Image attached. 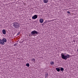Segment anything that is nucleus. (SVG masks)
Instances as JSON below:
<instances>
[{
    "mask_svg": "<svg viewBox=\"0 0 78 78\" xmlns=\"http://www.w3.org/2000/svg\"><path fill=\"white\" fill-rule=\"evenodd\" d=\"M39 21H40V23H43V22H44V19L41 18L39 20Z\"/></svg>",
    "mask_w": 78,
    "mask_h": 78,
    "instance_id": "nucleus-7",
    "label": "nucleus"
},
{
    "mask_svg": "<svg viewBox=\"0 0 78 78\" xmlns=\"http://www.w3.org/2000/svg\"><path fill=\"white\" fill-rule=\"evenodd\" d=\"M38 34V33L36 30H34L31 32V34L32 36H34V34Z\"/></svg>",
    "mask_w": 78,
    "mask_h": 78,
    "instance_id": "nucleus-3",
    "label": "nucleus"
},
{
    "mask_svg": "<svg viewBox=\"0 0 78 78\" xmlns=\"http://www.w3.org/2000/svg\"><path fill=\"white\" fill-rule=\"evenodd\" d=\"M0 44H1L2 45H5V43L2 41V40L0 39Z\"/></svg>",
    "mask_w": 78,
    "mask_h": 78,
    "instance_id": "nucleus-6",
    "label": "nucleus"
},
{
    "mask_svg": "<svg viewBox=\"0 0 78 78\" xmlns=\"http://www.w3.org/2000/svg\"><path fill=\"white\" fill-rule=\"evenodd\" d=\"M44 2L45 3H47L48 2V0H44Z\"/></svg>",
    "mask_w": 78,
    "mask_h": 78,
    "instance_id": "nucleus-10",
    "label": "nucleus"
},
{
    "mask_svg": "<svg viewBox=\"0 0 78 78\" xmlns=\"http://www.w3.org/2000/svg\"><path fill=\"white\" fill-rule=\"evenodd\" d=\"M2 41L3 42H4V43H5V42H6L7 41V40L5 38L2 39Z\"/></svg>",
    "mask_w": 78,
    "mask_h": 78,
    "instance_id": "nucleus-5",
    "label": "nucleus"
},
{
    "mask_svg": "<svg viewBox=\"0 0 78 78\" xmlns=\"http://www.w3.org/2000/svg\"><path fill=\"white\" fill-rule=\"evenodd\" d=\"M61 55L62 59H65V60H67L68 58H70V55L69 54H66L62 53L61 54Z\"/></svg>",
    "mask_w": 78,
    "mask_h": 78,
    "instance_id": "nucleus-1",
    "label": "nucleus"
},
{
    "mask_svg": "<svg viewBox=\"0 0 78 78\" xmlns=\"http://www.w3.org/2000/svg\"><path fill=\"white\" fill-rule=\"evenodd\" d=\"M50 64L51 66H53L54 64V62H50Z\"/></svg>",
    "mask_w": 78,
    "mask_h": 78,
    "instance_id": "nucleus-11",
    "label": "nucleus"
},
{
    "mask_svg": "<svg viewBox=\"0 0 78 78\" xmlns=\"http://www.w3.org/2000/svg\"><path fill=\"white\" fill-rule=\"evenodd\" d=\"M67 13H68V14H70V12H67Z\"/></svg>",
    "mask_w": 78,
    "mask_h": 78,
    "instance_id": "nucleus-15",
    "label": "nucleus"
},
{
    "mask_svg": "<svg viewBox=\"0 0 78 78\" xmlns=\"http://www.w3.org/2000/svg\"><path fill=\"white\" fill-rule=\"evenodd\" d=\"M2 33L3 34H6V30H2Z\"/></svg>",
    "mask_w": 78,
    "mask_h": 78,
    "instance_id": "nucleus-8",
    "label": "nucleus"
},
{
    "mask_svg": "<svg viewBox=\"0 0 78 78\" xmlns=\"http://www.w3.org/2000/svg\"><path fill=\"white\" fill-rule=\"evenodd\" d=\"M64 68L62 67L60 69V70H61V71H64Z\"/></svg>",
    "mask_w": 78,
    "mask_h": 78,
    "instance_id": "nucleus-12",
    "label": "nucleus"
},
{
    "mask_svg": "<svg viewBox=\"0 0 78 78\" xmlns=\"http://www.w3.org/2000/svg\"><path fill=\"white\" fill-rule=\"evenodd\" d=\"M26 66H27V67H29V66H30V64L28 63L26 64Z\"/></svg>",
    "mask_w": 78,
    "mask_h": 78,
    "instance_id": "nucleus-13",
    "label": "nucleus"
},
{
    "mask_svg": "<svg viewBox=\"0 0 78 78\" xmlns=\"http://www.w3.org/2000/svg\"><path fill=\"white\" fill-rule=\"evenodd\" d=\"M56 70H57V72H59V71H60V69H59L58 68H56Z\"/></svg>",
    "mask_w": 78,
    "mask_h": 78,
    "instance_id": "nucleus-9",
    "label": "nucleus"
},
{
    "mask_svg": "<svg viewBox=\"0 0 78 78\" xmlns=\"http://www.w3.org/2000/svg\"><path fill=\"white\" fill-rule=\"evenodd\" d=\"M37 18V15H35L32 17V18L33 19H36Z\"/></svg>",
    "mask_w": 78,
    "mask_h": 78,
    "instance_id": "nucleus-4",
    "label": "nucleus"
},
{
    "mask_svg": "<svg viewBox=\"0 0 78 78\" xmlns=\"http://www.w3.org/2000/svg\"><path fill=\"white\" fill-rule=\"evenodd\" d=\"M13 27L16 28H19L20 27V24L17 22H15L13 23Z\"/></svg>",
    "mask_w": 78,
    "mask_h": 78,
    "instance_id": "nucleus-2",
    "label": "nucleus"
},
{
    "mask_svg": "<svg viewBox=\"0 0 78 78\" xmlns=\"http://www.w3.org/2000/svg\"><path fill=\"white\" fill-rule=\"evenodd\" d=\"M32 61H33V62H34L35 61V59H34V58L32 59V60H31Z\"/></svg>",
    "mask_w": 78,
    "mask_h": 78,
    "instance_id": "nucleus-14",
    "label": "nucleus"
}]
</instances>
